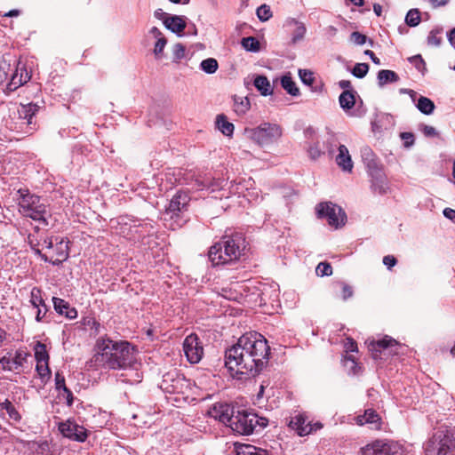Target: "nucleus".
Here are the masks:
<instances>
[{"instance_id": "obj_45", "label": "nucleus", "mask_w": 455, "mask_h": 455, "mask_svg": "<svg viewBox=\"0 0 455 455\" xmlns=\"http://www.w3.org/2000/svg\"><path fill=\"white\" fill-rule=\"evenodd\" d=\"M294 23L296 25V28L294 29L292 35V42L297 43L298 41L303 39L307 29L303 23L298 21H294Z\"/></svg>"}, {"instance_id": "obj_37", "label": "nucleus", "mask_w": 455, "mask_h": 455, "mask_svg": "<svg viewBox=\"0 0 455 455\" xmlns=\"http://www.w3.org/2000/svg\"><path fill=\"white\" fill-rule=\"evenodd\" d=\"M36 371H37L43 383H46L51 378V370L49 363H36Z\"/></svg>"}, {"instance_id": "obj_40", "label": "nucleus", "mask_w": 455, "mask_h": 455, "mask_svg": "<svg viewBox=\"0 0 455 455\" xmlns=\"http://www.w3.org/2000/svg\"><path fill=\"white\" fill-rule=\"evenodd\" d=\"M201 68L208 74H213L218 69V61L213 58H208L201 62Z\"/></svg>"}, {"instance_id": "obj_30", "label": "nucleus", "mask_w": 455, "mask_h": 455, "mask_svg": "<svg viewBox=\"0 0 455 455\" xmlns=\"http://www.w3.org/2000/svg\"><path fill=\"white\" fill-rule=\"evenodd\" d=\"M34 350L36 363H49V354L44 343L36 342Z\"/></svg>"}, {"instance_id": "obj_10", "label": "nucleus", "mask_w": 455, "mask_h": 455, "mask_svg": "<svg viewBox=\"0 0 455 455\" xmlns=\"http://www.w3.org/2000/svg\"><path fill=\"white\" fill-rule=\"evenodd\" d=\"M362 455H406L404 448L395 442L376 440L361 448Z\"/></svg>"}, {"instance_id": "obj_63", "label": "nucleus", "mask_w": 455, "mask_h": 455, "mask_svg": "<svg viewBox=\"0 0 455 455\" xmlns=\"http://www.w3.org/2000/svg\"><path fill=\"white\" fill-rule=\"evenodd\" d=\"M35 116L29 115V116H15V117L20 121V124H26L28 126L32 124V119Z\"/></svg>"}, {"instance_id": "obj_50", "label": "nucleus", "mask_w": 455, "mask_h": 455, "mask_svg": "<svg viewBox=\"0 0 455 455\" xmlns=\"http://www.w3.org/2000/svg\"><path fill=\"white\" fill-rule=\"evenodd\" d=\"M299 76L301 81L307 85H312L315 82V76L312 71L307 69H299Z\"/></svg>"}, {"instance_id": "obj_60", "label": "nucleus", "mask_w": 455, "mask_h": 455, "mask_svg": "<svg viewBox=\"0 0 455 455\" xmlns=\"http://www.w3.org/2000/svg\"><path fill=\"white\" fill-rule=\"evenodd\" d=\"M420 131L423 132V134L426 137H428V138H434V137H437L439 135L437 131L435 130V128H434L433 126L426 125V124L420 125Z\"/></svg>"}, {"instance_id": "obj_59", "label": "nucleus", "mask_w": 455, "mask_h": 455, "mask_svg": "<svg viewBox=\"0 0 455 455\" xmlns=\"http://www.w3.org/2000/svg\"><path fill=\"white\" fill-rule=\"evenodd\" d=\"M361 156L363 162H366L376 157L372 149L368 146H364L361 148Z\"/></svg>"}, {"instance_id": "obj_57", "label": "nucleus", "mask_w": 455, "mask_h": 455, "mask_svg": "<svg viewBox=\"0 0 455 455\" xmlns=\"http://www.w3.org/2000/svg\"><path fill=\"white\" fill-rule=\"evenodd\" d=\"M350 38L355 44L358 45L364 44L368 40L365 35H363L358 31L353 32L350 36Z\"/></svg>"}, {"instance_id": "obj_27", "label": "nucleus", "mask_w": 455, "mask_h": 455, "mask_svg": "<svg viewBox=\"0 0 455 455\" xmlns=\"http://www.w3.org/2000/svg\"><path fill=\"white\" fill-rule=\"evenodd\" d=\"M339 104L344 110H349L355 106V92L352 90L344 91L339 95Z\"/></svg>"}, {"instance_id": "obj_1", "label": "nucleus", "mask_w": 455, "mask_h": 455, "mask_svg": "<svg viewBox=\"0 0 455 455\" xmlns=\"http://www.w3.org/2000/svg\"><path fill=\"white\" fill-rule=\"evenodd\" d=\"M270 347L259 332L242 335L237 342L225 351V366L232 375L243 379L255 377L267 366Z\"/></svg>"}, {"instance_id": "obj_52", "label": "nucleus", "mask_w": 455, "mask_h": 455, "mask_svg": "<svg viewBox=\"0 0 455 455\" xmlns=\"http://www.w3.org/2000/svg\"><path fill=\"white\" fill-rule=\"evenodd\" d=\"M185 51L186 48L182 44L178 43L174 44L172 49L174 60L179 61L183 59L185 57Z\"/></svg>"}, {"instance_id": "obj_64", "label": "nucleus", "mask_w": 455, "mask_h": 455, "mask_svg": "<svg viewBox=\"0 0 455 455\" xmlns=\"http://www.w3.org/2000/svg\"><path fill=\"white\" fill-rule=\"evenodd\" d=\"M443 215L455 223V210L451 208H445L443 210Z\"/></svg>"}, {"instance_id": "obj_36", "label": "nucleus", "mask_w": 455, "mask_h": 455, "mask_svg": "<svg viewBox=\"0 0 455 455\" xmlns=\"http://www.w3.org/2000/svg\"><path fill=\"white\" fill-rule=\"evenodd\" d=\"M443 29L442 28H435L429 32L427 36V44L431 46H439L442 44L443 41Z\"/></svg>"}, {"instance_id": "obj_16", "label": "nucleus", "mask_w": 455, "mask_h": 455, "mask_svg": "<svg viewBox=\"0 0 455 455\" xmlns=\"http://www.w3.org/2000/svg\"><path fill=\"white\" fill-rule=\"evenodd\" d=\"M30 303L36 308V321L43 322L46 318L49 307L42 297V290L39 287H33L30 291Z\"/></svg>"}, {"instance_id": "obj_26", "label": "nucleus", "mask_w": 455, "mask_h": 455, "mask_svg": "<svg viewBox=\"0 0 455 455\" xmlns=\"http://www.w3.org/2000/svg\"><path fill=\"white\" fill-rule=\"evenodd\" d=\"M216 128L225 136L231 137L234 132V124L227 119V116H217Z\"/></svg>"}, {"instance_id": "obj_34", "label": "nucleus", "mask_w": 455, "mask_h": 455, "mask_svg": "<svg viewBox=\"0 0 455 455\" xmlns=\"http://www.w3.org/2000/svg\"><path fill=\"white\" fill-rule=\"evenodd\" d=\"M241 44L249 52H257L260 50L259 41L254 36L243 37L241 41Z\"/></svg>"}, {"instance_id": "obj_12", "label": "nucleus", "mask_w": 455, "mask_h": 455, "mask_svg": "<svg viewBox=\"0 0 455 455\" xmlns=\"http://www.w3.org/2000/svg\"><path fill=\"white\" fill-rule=\"evenodd\" d=\"M188 387V379L176 371L165 373L160 385V387L169 394H184Z\"/></svg>"}, {"instance_id": "obj_4", "label": "nucleus", "mask_w": 455, "mask_h": 455, "mask_svg": "<svg viewBox=\"0 0 455 455\" xmlns=\"http://www.w3.org/2000/svg\"><path fill=\"white\" fill-rule=\"evenodd\" d=\"M19 196L20 212L34 220L39 221L44 226H48L47 216L50 215L47 206L42 203L41 197L31 194L28 189L20 188L17 192Z\"/></svg>"}, {"instance_id": "obj_55", "label": "nucleus", "mask_w": 455, "mask_h": 455, "mask_svg": "<svg viewBox=\"0 0 455 455\" xmlns=\"http://www.w3.org/2000/svg\"><path fill=\"white\" fill-rule=\"evenodd\" d=\"M12 353L8 352L7 355H4L0 358V364L2 365V369L4 371H13V367L12 366V358H11Z\"/></svg>"}, {"instance_id": "obj_35", "label": "nucleus", "mask_w": 455, "mask_h": 455, "mask_svg": "<svg viewBox=\"0 0 455 455\" xmlns=\"http://www.w3.org/2000/svg\"><path fill=\"white\" fill-rule=\"evenodd\" d=\"M344 366L347 369L348 373L356 375L361 370V366L357 363L353 355H347L344 357Z\"/></svg>"}, {"instance_id": "obj_22", "label": "nucleus", "mask_w": 455, "mask_h": 455, "mask_svg": "<svg viewBox=\"0 0 455 455\" xmlns=\"http://www.w3.org/2000/svg\"><path fill=\"white\" fill-rule=\"evenodd\" d=\"M68 243V241L66 242L63 238H61L59 242H56L54 247L56 254L59 256V258L53 261H51V264L53 266H60L63 261L68 259L69 257V248Z\"/></svg>"}, {"instance_id": "obj_8", "label": "nucleus", "mask_w": 455, "mask_h": 455, "mask_svg": "<svg viewBox=\"0 0 455 455\" xmlns=\"http://www.w3.org/2000/svg\"><path fill=\"white\" fill-rule=\"evenodd\" d=\"M245 133L259 145H267L281 137L282 129L277 124L264 123L256 128L245 129Z\"/></svg>"}, {"instance_id": "obj_28", "label": "nucleus", "mask_w": 455, "mask_h": 455, "mask_svg": "<svg viewBox=\"0 0 455 455\" xmlns=\"http://www.w3.org/2000/svg\"><path fill=\"white\" fill-rule=\"evenodd\" d=\"M398 80L399 76L395 71L382 69L378 73V83L379 86H383L387 83H395Z\"/></svg>"}, {"instance_id": "obj_31", "label": "nucleus", "mask_w": 455, "mask_h": 455, "mask_svg": "<svg viewBox=\"0 0 455 455\" xmlns=\"http://www.w3.org/2000/svg\"><path fill=\"white\" fill-rule=\"evenodd\" d=\"M0 409L6 411L10 419L15 422H20L21 420V415L12 403V402L8 399H5L3 403H0Z\"/></svg>"}, {"instance_id": "obj_53", "label": "nucleus", "mask_w": 455, "mask_h": 455, "mask_svg": "<svg viewBox=\"0 0 455 455\" xmlns=\"http://www.w3.org/2000/svg\"><path fill=\"white\" fill-rule=\"evenodd\" d=\"M401 140H403V147L406 148H411L415 141L414 134L412 132H402L400 134Z\"/></svg>"}, {"instance_id": "obj_3", "label": "nucleus", "mask_w": 455, "mask_h": 455, "mask_svg": "<svg viewBox=\"0 0 455 455\" xmlns=\"http://www.w3.org/2000/svg\"><path fill=\"white\" fill-rule=\"evenodd\" d=\"M247 245L243 233L226 234L219 242L210 247L209 260L214 267L236 262L241 256L244 255Z\"/></svg>"}, {"instance_id": "obj_23", "label": "nucleus", "mask_w": 455, "mask_h": 455, "mask_svg": "<svg viewBox=\"0 0 455 455\" xmlns=\"http://www.w3.org/2000/svg\"><path fill=\"white\" fill-rule=\"evenodd\" d=\"M337 164L342 168L343 171L351 172L353 163L348 154V150L344 145H339V155L336 157Z\"/></svg>"}, {"instance_id": "obj_32", "label": "nucleus", "mask_w": 455, "mask_h": 455, "mask_svg": "<svg viewBox=\"0 0 455 455\" xmlns=\"http://www.w3.org/2000/svg\"><path fill=\"white\" fill-rule=\"evenodd\" d=\"M416 107L422 114H431L435 109V103L427 97L419 96Z\"/></svg>"}, {"instance_id": "obj_54", "label": "nucleus", "mask_w": 455, "mask_h": 455, "mask_svg": "<svg viewBox=\"0 0 455 455\" xmlns=\"http://www.w3.org/2000/svg\"><path fill=\"white\" fill-rule=\"evenodd\" d=\"M167 44V40L164 36H161L157 38V41L155 44L154 53L156 58H159Z\"/></svg>"}, {"instance_id": "obj_56", "label": "nucleus", "mask_w": 455, "mask_h": 455, "mask_svg": "<svg viewBox=\"0 0 455 455\" xmlns=\"http://www.w3.org/2000/svg\"><path fill=\"white\" fill-rule=\"evenodd\" d=\"M55 388L57 391L60 392L62 391L65 387H68L66 386V383H65V377L63 376L62 373L57 371L55 373Z\"/></svg>"}, {"instance_id": "obj_46", "label": "nucleus", "mask_w": 455, "mask_h": 455, "mask_svg": "<svg viewBox=\"0 0 455 455\" xmlns=\"http://www.w3.org/2000/svg\"><path fill=\"white\" fill-rule=\"evenodd\" d=\"M307 151L309 158L314 161L318 159L323 154L319 148L318 142L308 145Z\"/></svg>"}, {"instance_id": "obj_42", "label": "nucleus", "mask_w": 455, "mask_h": 455, "mask_svg": "<svg viewBox=\"0 0 455 455\" xmlns=\"http://www.w3.org/2000/svg\"><path fill=\"white\" fill-rule=\"evenodd\" d=\"M315 273L321 277L330 276L332 275V267L326 261L320 262L315 268Z\"/></svg>"}, {"instance_id": "obj_9", "label": "nucleus", "mask_w": 455, "mask_h": 455, "mask_svg": "<svg viewBox=\"0 0 455 455\" xmlns=\"http://www.w3.org/2000/svg\"><path fill=\"white\" fill-rule=\"evenodd\" d=\"M316 214L319 219H326L328 224L339 228L345 224L347 215L338 205L332 203H321L316 206Z\"/></svg>"}, {"instance_id": "obj_14", "label": "nucleus", "mask_w": 455, "mask_h": 455, "mask_svg": "<svg viewBox=\"0 0 455 455\" xmlns=\"http://www.w3.org/2000/svg\"><path fill=\"white\" fill-rule=\"evenodd\" d=\"M59 430L65 437L80 443L84 442L88 436L86 428L70 419L60 423Z\"/></svg>"}, {"instance_id": "obj_48", "label": "nucleus", "mask_w": 455, "mask_h": 455, "mask_svg": "<svg viewBox=\"0 0 455 455\" xmlns=\"http://www.w3.org/2000/svg\"><path fill=\"white\" fill-rule=\"evenodd\" d=\"M337 285H339L341 288V298L343 300H347L350 299L354 295V291L352 286L346 283L345 282H338Z\"/></svg>"}, {"instance_id": "obj_44", "label": "nucleus", "mask_w": 455, "mask_h": 455, "mask_svg": "<svg viewBox=\"0 0 455 455\" xmlns=\"http://www.w3.org/2000/svg\"><path fill=\"white\" fill-rule=\"evenodd\" d=\"M369 68L370 67L367 63H357L353 68L352 74L357 78H363L367 75Z\"/></svg>"}, {"instance_id": "obj_62", "label": "nucleus", "mask_w": 455, "mask_h": 455, "mask_svg": "<svg viewBox=\"0 0 455 455\" xmlns=\"http://www.w3.org/2000/svg\"><path fill=\"white\" fill-rule=\"evenodd\" d=\"M345 347H346V349L347 351H349V352H356L357 351V344L356 342L351 339V338H348L347 339V342L345 344Z\"/></svg>"}, {"instance_id": "obj_41", "label": "nucleus", "mask_w": 455, "mask_h": 455, "mask_svg": "<svg viewBox=\"0 0 455 455\" xmlns=\"http://www.w3.org/2000/svg\"><path fill=\"white\" fill-rule=\"evenodd\" d=\"M52 300L53 303L54 310L59 315H64L65 311H67L70 307L69 303L60 298L52 297Z\"/></svg>"}, {"instance_id": "obj_5", "label": "nucleus", "mask_w": 455, "mask_h": 455, "mask_svg": "<svg viewBox=\"0 0 455 455\" xmlns=\"http://www.w3.org/2000/svg\"><path fill=\"white\" fill-rule=\"evenodd\" d=\"M190 196L183 190L177 191L164 211V220L170 221V228L173 230L183 227L188 220L187 212L188 211Z\"/></svg>"}, {"instance_id": "obj_61", "label": "nucleus", "mask_w": 455, "mask_h": 455, "mask_svg": "<svg viewBox=\"0 0 455 455\" xmlns=\"http://www.w3.org/2000/svg\"><path fill=\"white\" fill-rule=\"evenodd\" d=\"M397 263L396 259L392 255H387L383 258V264L387 267V268H391L395 266Z\"/></svg>"}, {"instance_id": "obj_25", "label": "nucleus", "mask_w": 455, "mask_h": 455, "mask_svg": "<svg viewBox=\"0 0 455 455\" xmlns=\"http://www.w3.org/2000/svg\"><path fill=\"white\" fill-rule=\"evenodd\" d=\"M236 455H270L268 451L251 444H239L235 447Z\"/></svg>"}, {"instance_id": "obj_47", "label": "nucleus", "mask_w": 455, "mask_h": 455, "mask_svg": "<svg viewBox=\"0 0 455 455\" xmlns=\"http://www.w3.org/2000/svg\"><path fill=\"white\" fill-rule=\"evenodd\" d=\"M257 16L261 21H267L272 17L270 7L267 4H262L257 9Z\"/></svg>"}, {"instance_id": "obj_17", "label": "nucleus", "mask_w": 455, "mask_h": 455, "mask_svg": "<svg viewBox=\"0 0 455 455\" xmlns=\"http://www.w3.org/2000/svg\"><path fill=\"white\" fill-rule=\"evenodd\" d=\"M289 427L296 430L300 436H304L314 432L312 423L308 421L307 417L303 413H299L292 417L289 422Z\"/></svg>"}, {"instance_id": "obj_15", "label": "nucleus", "mask_w": 455, "mask_h": 455, "mask_svg": "<svg viewBox=\"0 0 455 455\" xmlns=\"http://www.w3.org/2000/svg\"><path fill=\"white\" fill-rule=\"evenodd\" d=\"M235 407L226 403H215L209 411L211 417L229 427L235 414Z\"/></svg>"}, {"instance_id": "obj_7", "label": "nucleus", "mask_w": 455, "mask_h": 455, "mask_svg": "<svg viewBox=\"0 0 455 455\" xmlns=\"http://www.w3.org/2000/svg\"><path fill=\"white\" fill-rule=\"evenodd\" d=\"M425 455H455V435L450 430H437L424 444Z\"/></svg>"}, {"instance_id": "obj_13", "label": "nucleus", "mask_w": 455, "mask_h": 455, "mask_svg": "<svg viewBox=\"0 0 455 455\" xmlns=\"http://www.w3.org/2000/svg\"><path fill=\"white\" fill-rule=\"evenodd\" d=\"M183 351L190 363H197L201 361L204 355V347L196 334L191 333L185 338Z\"/></svg>"}, {"instance_id": "obj_2", "label": "nucleus", "mask_w": 455, "mask_h": 455, "mask_svg": "<svg viewBox=\"0 0 455 455\" xmlns=\"http://www.w3.org/2000/svg\"><path fill=\"white\" fill-rule=\"evenodd\" d=\"M94 362L109 370H137L136 351L128 341H114L101 337L96 341Z\"/></svg>"}, {"instance_id": "obj_51", "label": "nucleus", "mask_w": 455, "mask_h": 455, "mask_svg": "<svg viewBox=\"0 0 455 455\" xmlns=\"http://www.w3.org/2000/svg\"><path fill=\"white\" fill-rule=\"evenodd\" d=\"M409 62L411 63L418 70L421 71L426 69V63L420 54L410 57Z\"/></svg>"}, {"instance_id": "obj_18", "label": "nucleus", "mask_w": 455, "mask_h": 455, "mask_svg": "<svg viewBox=\"0 0 455 455\" xmlns=\"http://www.w3.org/2000/svg\"><path fill=\"white\" fill-rule=\"evenodd\" d=\"M356 423L360 426L369 425L371 429L379 430L381 428L382 419L373 409H367L363 414L357 415Z\"/></svg>"}, {"instance_id": "obj_33", "label": "nucleus", "mask_w": 455, "mask_h": 455, "mask_svg": "<svg viewBox=\"0 0 455 455\" xmlns=\"http://www.w3.org/2000/svg\"><path fill=\"white\" fill-rule=\"evenodd\" d=\"M282 87L291 95L298 96L299 94V90L297 87L295 82L289 76H283L281 78Z\"/></svg>"}, {"instance_id": "obj_6", "label": "nucleus", "mask_w": 455, "mask_h": 455, "mask_svg": "<svg viewBox=\"0 0 455 455\" xmlns=\"http://www.w3.org/2000/svg\"><path fill=\"white\" fill-rule=\"evenodd\" d=\"M267 424L268 420L264 417L251 411L238 410L236 413L235 412L229 427L239 435H249L261 431Z\"/></svg>"}, {"instance_id": "obj_19", "label": "nucleus", "mask_w": 455, "mask_h": 455, "mask_svg": "<svg viewBox=\"0 0 455 455\" xmlns=\"http://www.w3.org/2000/svg\"><path fill=\"white\" fill-rule=\"evenodd\" d=\"M31 78L30 73L27 70L25 65L18 64L15 72L12 74L8 88L14 91L21 85L28 83Z\"/></svg>"}, {"instance_id": "obj_20", "label": "nucleus", "mask_w": 455, "mask_h": 455, "mask_svg": "<svg viewBox=\"0 0 455 455\" xmlns=\"http://www.w3.org/2000/svg\"><path fill=\"white\" fill-rule=\"evenodd\" d=\"M394 124V121L392 118H389L388 116H376L374 120L371 122V132L375 135H380L385 130H387Z\"/></svg>"}, {"instance_id": "obj_24", "label": "nucleus", "mask_w": 455, "mask_h": 455, "mask_svg": "<svg viewBox=\"0 0 455 455\" xmlns=\"http://www.w3.org/2000/svg\"><path fill=\"white\" fill-rule=\"evenodd\" d=\"M371 178V188L375 193L384 195L387 191L385 174L382 172L370 175Z\"/></svg>"}, {"instance_id": "obj_58", "label": "nucleus", "mask_w": 455, "mask_h": 455, "mask_svg": "<svg viewBox=\"0 0 455 455\" xmlns=\"http://www.w3.org/2000/svg\"><path fill=\"white\" fill-rule=\"evenodd\" d=\"M84 324L88 326L91 330L94 331L95 334H98L100 328V323L94 318H85L84 320Z\"/></svg>"}, {"instance_id": "obj_38", "label": "nucleus", "mask_w": 455, "mask_h": 455, "mask_svg": "<svg viewBox=\"0 0 455 455\" xmlns=\"http://www.w3.org/2000/svg\"><path fill=\"white\" fill-rule=\"evenodd\" d=\"M27 355L28 354L22 349L16 350L14 356L12 358L13 370H18L20 367L23 366L26 362Z\"/></svg>"}, {"instance_id": "obj_21", "label": "nucleus", "mask_w": 455, "mask_h": 455, "mask_svg": "<svg viewBox=\"0 0 455 455\" xmlns=\"http://www.w3.org/2000/svg\"><path fill=\"white\" fill-rule=\"evenodd\" d=\"M164 26L171 31L180 34L186 28V21L181 16H168L164 20Z\"/></svg>"}, {"instance_id": "obj_39", "label": "nucleus", "mask_w": 455, "mask_h": 455, "mask_svg": "<svg viewBox=\"0 0 455 455\" xmlns=\"http://www.w3.org/2000/svg\"><path fill=\"white\" fill-rule=\"evenodd\" d=\"M420 12L418 9H411L407 12L405 22L410 27H416L420 22Z\"/></svg>"}, {"instance_id": "obj_29", "label": "nucleus", "mask_w": 455, "mask_h": 455, "mask_svg": "<svg viewBox=\"0 0 455 455\" xmlns=\"http://www.w3.org/2000/svg\"><path fill=\"white\" fill-rule=\"evenodd\" d=\"M254 85L257 90L264 96L269 95L272 93L271 84L265 76H258L254 79Z\"/></svg>"}, {"instance_id": "obj_49", "label": "nucleus", "mask_w": 455, "mask_h": 455, "mask_svg": "<svg viewBox=\"0 0 455 455\" xmlns=\"http://www.w3.org/2000/svg\"><path fill=\"white\" fill-rule=\"evenodd\" d=\"M22 107V110L25 114H36L42 109V106L38 104V102H28V103H20Z\"/></svg>"}, {"instance_id": "obj_11", "label": "nucleus", "mask_w": 455, "mask_h": 455, "mask_svg": "<svg viewBox=\"0 0 455 455\" xmlns=\"http://www.w3.org/2000/svg\"><path fill=\"white\" fill-rule=\"evenodd\" d=\"M403 347L395 339L388 336H385L383 339L377 341L372 340L368 345V348L371 352V355L375 360H381L382 353L386 352L391 355H397L400 354V349Z\"/></svg>"}, {"instance_id": "obj_43", "label": "nucleus", "mask_w": 455, "mask_h": 455, "mask_svg": "<svg viewBox=\"0 0 455 455\" xmlns=\"http://www.w3.org/2000/svg\"><path fill=\"white\" fill-rule=\"evenodd\" d=\"M363 164L366 166L367 172L369 175H372L383 171L376 157L369 161L363 162Z\"/></svg>"}]
</instances>
